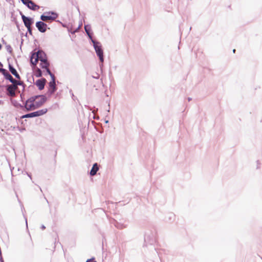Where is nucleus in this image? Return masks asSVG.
<instances>
[{
	"mask_svg": "<svg viewBox=\"0 0 262 262\" xmlns=\"http://www.w3.org/2000/svg\"><path fill=\"white\" fill-rule=\"evenodd\" d=\"M48 58L46 52L41 49L35 48L31 51L29 55L30 66L34 69L38 62V60L40 61L46 59Z\"/></svg>",
	"mask_w": 262,
	"mask_h": 262,
	"instance_id": "1",
	"label": "nucleus"
},
{
	"mask_svg": "<svg viewBox=\"0 0 262 262\" xmlns=\"http://www.w3.org/2000/svg\"><path fill=\"white\" fill-rule=\"evenodd\" d=\"M157 231L155 228H152L151 229H148L146 231L144 234V244L153 245L157 241L156 238Z\"/></svg>",
	"mask_w": 262,
	"mask_h": 262,
	"instance_id": "2",
	"label": "nucleus"
},
{
	"mask_svg": "<svg viewBox=\"0 0 262 262\" xmlns=\"http://www.w3.org/2000/svg\"><path fill=\"white\" fill-rule=\"evenodd\" d=\"M93 43V47L95 49L97 56L99 58L100 61H104V53L102 46L101 43L96 40L91 41Z\"/></svg>",
	"mask_w": 262,
	"mask_h": 262,
	"instance_id": "3",
	"label": "nucleus"
},
{
	"mask_svg": "<svg viewBox=\"0 0 262 262\" xmlns=\"http://www.w3.org/2000/svg\"><path fill=\"white\" fill-rule=\"evenodd\" d=\"M48 112L47 108H43L22 115L20 119L32 118L42 116Z\"/></svg>",
	"mask_w": 262,
	"mask_h": 262,
	"instance_id": "4",
	"label": "nucleus"
},
{
	"mask_svg": "<svg viewBox=\"0 0 262 262\" xmlns=\"http://www.w3.org/2000/svg\"><path fill=\"white\" fill-rule=\"evenodd\" d=\"M58 14L54 11L44 12L40 16V20L45 21L47 20H54L58 17Z\"/></svg>",
	"mask_w": 262,
	"mask_h": 262,
	"instance_id": "5",
	"label": "nucleus"
},
{
	"mask_svg": "<svg viewBox=\"0 0 262 262\" xmlns=\"http://www.w3.org/2000/svg\"><path fill=\"white\" fill-rule=\"evenodd\" d=\"M57 89L55 79H51L48 83V91L46 94L48 98H50L56 92Z\"/></svg>",
	"mask_w": 262,
	"mask_h": 262,
	"instance_id": "6",
	"label": "nucleus"
},
{
	"mask_svg": "<svg viewBox=\"0 0 262 262\" xmlns=\"http://www.w3.org/2000/svg\"><path fill=\"white\" fill-rule=\"evenodd\" d=\"M35 26L38 31L40 33H45L47 31V29H50V28L48 27L47 24L41 20L36 22Z\"/></svg>",
	"mask_w": 262,
	"mask_h": 262,
	"instance_id": "7",
	"label": "nucleus"
},
{
	"mask_svg": "<svg viewBox=\"0 0 262 262\" xmlns=\"http://www.w3.org/2000/svg\"><path fill=\"white\" fill-rule=\"evenodd\" d=\"M8 61L9 60V59H7ZM8 69L9 72L14 75L15 78L18 80H20L21 77L19 75V74L18 73L17 71L15 69V68L14 67V66L8 61Z\"/></svg>",
	"mask_w": 262,
	"mask_h": 262,
	"instance_id": "8",
	"label": "nucleus"
},
{
	"mask_svg": "<svg viewBox=\"0 0 262 262\" xmlns=\"http://www.w3.org/2000/svg\"><path fill=\"white\" fill-rule=\"evenodd\" d=\"M0 73L4 76V78L6 80H8L9 82H11L14 78L9 73V72L5 69L0 68Z\"/></svg>",
	"mask_w": 262,
	"mask_h": 262,
	"instance_id": "9",
	"label": "nucleus"
},
{
	"mask_svg": "<svg viewBox=\"0 0 262 262\" xmlns=\"http://www.w3.org/2000/svg\"><path fill=\"white\" fill-rule=\"evenodd\" d=\"M47 80L45 78H41L36 80L35 84L37 86L38 89L41 91L44 89Z\"/></svg>",
	"mask_w": 262,
	"mask_h": 262,
	"instance_id": "10",
	"label": "nucleus"
},
{
	"mask_svg": "<svg viewBox=\"0 0 262 262\" xmlns=\"http://www.w3.org/2000/svg\"><path fill=\"white\" fill-rule=\"evenodd\" d=\"M84 30L86 33V34L90 40V41L94 40V39L93 38L92 36L93 35V32L91 29V26L89 24L84 25Z\"/></svg>",
	"mask_w": 262,
	"mask_h": 262,
	"instance_id": "11",
	"label": "nucleus"
},
{
	"mask_svg": "<svg viewBox=\"0 0 262 262\" xmlns=\"http://www.w3.org/2000/svg\"><path fill=\"white\" fill-rule=\"evenodd\" d=\"M2 86L4 87V85H2ZM6 88L7 91V95H9L10 96H14L15 95V90L16 89L12 86L11 84H8L5 86Z\"/></svg>",
	"mask_w": 262,
	"mask_h": 262,
	"instance_id": "12",
	"label": "nucleus"
},
{
	"mask_svg": "<svg viewBox=\"0 0 262 262\" xmlns=\"http://www.w3.org/2000/svg\"><path fill=\"white\" fill-rule=\"evenodd\" d=\"M46 94L42 95V97L40 98V100L35 101L36 107L39 108L42 106L47 101L48 98Z\"/></svg>",
	"mask_w": 262,
	"mask_h": 262,
	"instance_id": "13",
	"label": "nucleus"
},
{
	"mask_svg": "<svg viewBox=\"0 0 262 262\" xmlns=\"http://www.w3.org/2000/svg\"><path fill=\"white\" fill-rule=\"evenodd\" d=\"M26 27H31L34 23V19L30 16H24L23 20Z\"/></svg>",
	"mask_w": 262,
	"mask_h": 262,
	"instance_id": "14",
	"label": "nucleus"
},
{
	"mask_svg": "<svg viewBox=\"0 0 262 262\" xmlns=\"http://www.w3.org/2000/svg\"><path fill=\"white\" fill-rule=\"evenodd\" d=\"M27 7L32 11H37L40 8V6L36 4L32 0L30 1V2L29 3V5H28Z\"/></svg>",
	"mask_w": 262,
	"mask_h": 262,
	"instance_id": "15",
	"label": "nucleus"
},
{
	"mask_svg": "<svg viewBox=\"0 0 262 262\" xmlns=\"http://www.w3.org/2000/svg\"><path fill=\"white\" fill-rule=\"evenodd\" d=\"M24 106H25V111L26 112L33 111V110H35L38 108V107H36L35 102L31 103H30L29 104H28V103L27 104H26V103H24Z\"/></svg>",
	"mask_w": 262,
	"mask_h": 262,
	"instance_id": "16",
	"label": "nucleus"
},
{
	"mask_svg": "<svg viewBox=\"0 0 262 262\" xmlns=\"http://www.w3.org/2000/svg\"><path fill=\"white\" fill-rule=\"evenodd\" d=\"M98 170H99L98 164L97 163H94L93 165V166L90 171V173H89L90 175L91 176H95L97 173V172L98 171Z\"/></svg>",
	"mask_w": 262,
	"mask_h": 262,
	"instance_id": "17",
	"label": "nucleus"
},
{
	"mask_svg": "<svg viewBox=\"0 0 262 262\" xmlns=\"http://www.w3.org/2000/svg\"><path fill=\"white\" fill-rule=\"evenodd\" d=\"M50 65V62L48 58H47L46 59H44V60H41L40 63L39 64V66L42 69L49 67Z\"/></svg>",
	"mask_w": 262,
	"mask_h": 262,
	"instance_id": "18",
	"label": "nucleus"
},
{
	"mask_svg": "<svg viewBox=\"0 0 262 262\" xmlns=\"http://www.w3.org/2000/svg\"><path fill=\"white\" fill-rule=\"evenodd\" d=\"M114 226L118 229H122L126 228V227L124 224L119 223L117 221H115Z\"/></svg>",
	"mask_w": 262,
	"mask_h": 262,
	"instance_id": "19",
	"label": "nucleus"
},
{
	"mask_svg": "<svg viewBox=\"0 0 262 262\" xmlns=\"http://www.w3.org/2000/svg\"><path fill=\"white\" fill-rule=\"evenodd\" d=\"M34 75L36 77H41L42 75V72L41 69L36 67L34 71Z\"/></svg>",
	"mask_w": 262,
	"mask_h": 262,
	"instance_id": "20",
	"label": "nucleus"
},
{
	"mask_svg": "<svg viewBox=\"0 0 262 262\" xmlns=\"http://www.w3.org/2000/svg\"><path fill=\"white\" fill-rule=\"evenodd\" d=\"M175 217V215L172 213H169L167 215V217L165 218V221L166 222H171L174 220Z\"/></svg>",
	"mask_w": 262,
	"mask_h": 262,
	"instance_id": "21",
	"label": "nucleus"
},
{
	"mask_svg": "<svg viewBox=\"0 0 262 262\" xmlns=\"http://www.w3.org/2000/svg\"><path fill=\"white\" fill-rule=\"evenodd\" d=\"M43 69L46 71L47 74L50 75V76L51 77V79H55V75L51 72V71L49 69V67L44 68Z\"/></svg>",
	"mask_w": 262,
	"mask_h": 262,
	"instance_id": "22",
	"label": "nucleus"
},
{
	"mask_svg": "<svg viewBox=\"0 0 262 262\" xmlns=\"http://www.w3.org/2000/svg\"><path fill=\"white\" fill-rule=\"evenodd\" d=\"M11 18H12V21L14 22L16 26V27H17V29L18 30V31H20L19 25L18 22L17 21V20L16 19V17L14 16L13 14H12Z\"/></svg>",
	"mask_w": 262,
	"mask_h": 262,
	"instance_id": "23",
	"label": "nucleus"
},
{
	"mask_svg": "<svg viewBox=\"0 0 262 262\" xmlns=\"http://www.w3.org/2000/svg\"><path fill=\"white\" fill-rule=\"evenodd\" d=\"M10 82L12 84H11L12 85V86H14V88L15 89H16L17 86H18V85H19V84H20V83L19 82V80L17 81L14 78Z\"/></svg>",
	"mask_w": 262,
	"mask_h": 262,
	"instance_id": "24",
	"label": "nucleus"
},
{
	"mask_svg": "<svg viewBox=\"0 0 262 262\" xmlns=\"http://www.w3.org/2000/svg\"><path fill=\"white\" fill-rule=\"evenodd\" d=\"M35 100L33 98V97L32 96L30 97V98H29L26 101H25L24 102V103H26V104L30 103H35Z\"/></svg>",
	"mask_w": 262,
	"mask_h": 262,
	"instance_id": "25",
	"label": "nucleus"
},
{
	"mask_svg": "<svg viewBox=\"0 0 262 262\" xmlns=\"http://www.w3.org/2000/svg\"><path fill=\"white\" fill-rule=\"evenodd\" d=\"M6 48L7 51L10 53V54H12L13 53V49L11 47V46L10 45H6Z\"/></svg>",
	"mask_w": 262,
	"mask_h": 262,
	"instance_id": "26",
	"label": "nucleus"
},
{
	"mask_svg": "<svg viewBox=\"0 0 262 262\" xmlns=\"http://www.w3.org/2000/svg\"><path fill=\"white\" fill-rule=\"evenodd\" d=\"M27 28V32L26 33L25 36H27L28 33L31 35H32V30L31 29V27H26Z\"/></svg>",
	"mask_w": 262,
	"mask_h": 262,
	"instance_id": "27",
	"label": "nucleus"
},
{
	"mask_svg": "<svg viewBox=\"0 0 262 262\" xmlns=\"http://www.w3.org/2000/svg\"><path fill=\"white\" fill-rule=\"evenodd\" d=\"M22 3L26 7L29 5V3L31 0H20Z\"/></svg>",
	"mask_w": 262,
	"mask_h": 262,
	"instance_id": "28",
	"label": "nucleus"
},
{
	"mask_svg": "<svg viewBox=\"0 0 262 262\" xmlns=\"http://www.w3.org/2000/svg\"><path fill=\"white\" fill-rule=\"evenodd\" d=\"M16 106L18 107H19L21 108V109H23L24 110H25L24 102L23 103V104H21L19 103H17Z\"/></svg>",
	"mask_w": 262,
	"mask_h": 262,
	"instance_id": "29",
	"label": "nucleus"
},
{
	"mask_svg": "<svg viewBox=\"0 0 262 262\" xmlns=\"http://www.w3.org/2000/svg\"><path fill=\"white\" fill-rule=\"evenodd\" d=\"M69 93L71 94V97L73 99V100H75V98H76V97L74 96V94H73V93L72 92V90L71 89L69 91Z\"/></svg>",
	"mask_w": 262,
	"mask_h": 262,
	"instance_id": "30",
	"label": "nucleus"
},
{
	"mask_svg": "<svg viewBox=\"0 0 262 262\" xmlns=\"http://www.w3.org/2000/svg\"><path fill=\"white\" fill-rule=\"evenodd\" d=\"M99 67H100V71H101V72L102 73L103 72V62H101L99 63Z\"/></svg>",
	"mask_w": 262,
	"mask_h": 262,
	"instance_id": "31",
	"label": "nucleus"
},
{
	"mask_svg": "<svg viewBox=\"0 0 262 262\" xmlns=\"http://www.w3.org/2000/svg\"><path fill=\"white\" fill-rule=\"evenodd\" d=\"M51 108L53 109H56L59 108V105L57 103H55L51 106Z\"/></svg>",
	"mask_w": 262,
	"mask_h": 262,
	"instance_id": "32",
	"label": "nucleus"
},
{
	"mask_svg": "<svg viewBox=\"0 0 262 262\" xmlns=\"http://www.w3.org/2000/svg\"><path fill=\"white\" fill-rule=\"evenodd\" d=\"M86 262H97L96 260H95V258L94 257H93L90 259H88Z\"/></svg>",
	"mask_w": 262,
	"mask_h": 262,
	"instance_id": "33",
	"label": "nucleus"
},
{
	"mask_svg": "<svg viewBox=\"0 0 262 262\" xmlns=\"http://www.w3.org/2000/svg\"><path fill=\"white\" fill-rule=\"evenodd\" d=\"M23 209H24V207H21V210H23ZM23 211V216H24V218H25V221H26V226H27V227H28L27 219V217L25 215V214H24V213L23 212V211Z\"/></svg>",
	"mask_w": 262,
	"mask_h": 262,
	"instance_id": "34",
	"label": "nucleus"
},
{
	"mask_svg": "<svg viewBox=\"0 0 262 262\" xmlns=\"http://www.w3.org/2000/svg\"><path fill=\"white\" fill-rule=\"evenodd\" d=\"M92 78L98 80L99 78V75L97 73H96V75H92Z\"/></svg>",
	"mask_w": 262,
	"mask_h": 262,
	"instance_id": "35",
	"label": "nucleus"
},
{
	"mask_svg": "<svg viewBox=\"0 0 262 262\" xmlns=\"http://www.w3.org/2000/svg\"><path fill=\"white\" fill-rule=\"evenodd\" d=\"M33 98L36 100L37 99H38L42 97V95H36L32 96Z\"/></svg>",
	"mask_w": 262,
	"mask_h": 262,
	"instance_id": "36",
	"label": "nucleus"
},
{
	"mask_svg": "<svg viewBox=\"0 0 262 262\" xmlns=\"http://www.w3.org/2000/svg\"><path fill=\"white\" fill-rule=\"evenodd\" d=\"M19 80V82L20 83V84H19V85L22 86L23 88V89H24L26 86V84L24 83V82L23 81H20V80Z\"/></svg>",
	"mask_w": 262,
	"mask_h": 262,
	"instance_id": "37",
	"label": "nucleus"
},
{
	"mask_svg": "<svg viewBox=\"0 0 262 262\" xmlns=\"http://www.w3.org/2000/svg\"><path fill=\"white\" fill-rule=\"evenodd\" d=\"M16 128L19 130L20 132H23V131L25 130V128L23 127V128H21V127H19L18 126H16Z\"/></svg>",
	"mask_w": 262,
	"mask_h": 262,
	"instance_id": "38",
	"label": "nucleus"
},
{
	"mask_svg": "<svg viewBox=\"0 0 262 262\" xmlns=\"http://www.w3.org/2000/svg\"><path fill=\"white\" fill-rule=\"evenodd\" d=\"M68 31L69 33H71L73 35H74L75 34V32H74V30H72L71 28H68Z\"/></svg>",
	"mask_w": 262,
	"mask_h": 262,
	"instance_id": "39",
	"label": "nucleus"
},
{
	"mask_svg": "<svg viewBox=\"0 0 262 262\" xmlns=\"http://www.w3.org/2000/svg\"><path fill=\"white\" fill-rule=\"evenodd\" d=\"M60 24L63 27V28H69L68 27V25L64 23H60Z\"/></svg>",
	"mask_w": 262,
	"mask_h": 262,
	"instance_id": "40",
	"label": "nucleus"
},
{
	"mask_svg": "<svg viewBox=\"0 0 262 262\" xmlns=\"http://www.w3.org/2000/svg\"><path fill=\"white\" fill-rule=\"evenodd\" d=\"M19 14H20V16H21V17L22 20H23V17H24V16H25V15L23 14V13L21 11H19Z\"/></svg>",
	"mask_w": 262,
	"mask_h": 262,
	"instance_id": "41",
	"label": "nucleus"
},
{
	"mask_svg": "<svg viewBox=\"0 0 262 262\" xmlns=\"http://www.w3.org/2000/svg\"><path fill=\"white\" fill-rule=\"evenodd\" d=\"M15 129H17L16 128V126H10V129L12 130H15Z\"/></svg>",
	"mask_w": 262,
	"mask_h": 262,
	"instance_id": "42",
	"label": "nucleus"
},
{
	"mask_svg": "<svg viewBox=\"0 0 262 262\" xmlns=\"http://www.w3.org/2000/svg\"><path fill=\"white\" fill-rule=\"evenodd\" d=\"M26 173H27V176L30 178V179H32V174L31 173H29L28 172L26 171Z\"/></svg>",
	"mask_w": 262,
	"mask_h": 262,
	"instance_id": "43",
	"label": "nucleus"
},
{
	"mask_svg": "<svg viewBox=\"0 0 262 262\" xmlns=\"http://www.w3.org/2000/svg\"><path fill=\"white\" fill-rule=\"evenodd\" d=\"M2 42L3 43V44L5 45L6 46L7 44V42L3 38H2Z\"/></svg>",
	"mask_w": 262,
	"mask_h": 262,
	"instance_id": "44",
	"label": "nucleus"
},
{
	"mask_svg": "<svg viewBox=\"0 0 262 262\" xmlns=\"http://www.w3.org/2000/svg\"><path fill=\"white\" fill-rule=\"evenodd\" d=\"M56 156H57V151H56L55 152V154H54V164H55L56 163V159H55V158H56Z\"/></svg>",
	"mask_w": 262,
	"mask_h": 262,
	"instance_id": "45",
	"label": "nucleus"
},
{
	"mask_svg": "<svg viewBox=\"0 0 262 262\" xmlns=\"http://www.w3.org/2000/svg\"><path fill=\"white\" fill-rule=\"evenodd\" d=\"M256 162H257V167H256V168L258 169V168H259V165L260 164L259 160H257L256 161Z\"/></svg>",
	"mask_w": 262,
	"mask_h": 262,
	"instance_id": "46",
	"label": "nucleus"
},
{
	"mask_svg": "<svg viewBox=\"0 0 262 262\" xmlns=\"http://www.w3.org/2000/svg\"><path fill=\"white\" fill-rule=\"evenodd\" d=\"M80 28V26H78L77 28H76L74 30V32H77L79 31V29Z\"/></svg>",
	"mask_w": 262,
	"mask_h": 262,
	"instance_id": "47",
	"label": "nucleus"
},
{
	"mask_svg": "<svg viewBox=\"0 0 262 262\" xmlns=\"http://www.w3.org/2000/svg\"><path fill=\"white\" fill-rule=\"evenodd\" d=\"M155 250L156 251V252H157V254H158V256H159V258L161 259V256H160V253H159V252H158V251H157V249H156V248H155Z\"/></svg>",
	"mask_w": 262,
	"mask_h": 262,
	"instance_id": "48",
	"label": "nucleus"
},
{
	"mask_svg": "<svg viewBox=\"0 0 262 262\" xmlns=\"http://www.w3.org/2000/svg\"><path fill=\"white\" fill-rule=\"evenodd\" d=\"M40 228H41L42 230H45V229H46V227H45V225H42L41 226V227H40Z\"/></svg>",
	"mask_w": 262,
	"mask_h": 262,
	"instance_id": "49",
	"label": "nucleus"
},
{
	"mask_svg": "<svg viewBox=\"0 0 262 262\" xmlns=\"http://www.w3.org/2000/svg\"><path fill=\"white\" fill-rule=\"evenodd\" d=\"M93 87L95 88L96 91L98 90L97 86L96 85V84L95 83H94Z\"/></svg>",
	"mask_w": 262,
	"mask_h": 262,
	"instance_id": "50",
	"label": "nucleus"
},
{
	"mask_svg": "<svg viewBox=\"0 0 262 262\" xmlns=\"http://www.w3.org/2000/svg\"><path fill=\"white\" fill-rule=\"evenodd\" d=\"M0 262H5L3 258V256H1V257H0Z\"/></svg>",
	"mask_w": 262,
	"mask_h": 262,
	"instance_id": "51",
	"label": "nucleus"
},
{
	"mask_svg": "<svg viewBox=\"0 0 262 262\" xmlns=\"http://www.w3.org/2000/svg\"><path fill=\"white\" fill-rule=\"evenodd\" d=\"M0 68H3V63L0 61Z\"/></svg>",
	"mask_w": 262,
	"mask_h": 262,
	"instance_id": "52",
	"label": "nucleus"
},
{
	"mask_svg": "<svg viewBox=\"0 0 262 262\" xmlns=\"http://www.w3.org/2000/svg\"><path fill=\"white\" fill-rule=\"evenodd\" d=\"M187 99H188V101H191V100H192V98H190V97H188V98H187Z\"/></svg>",
	"mask_w": 262,
	"mask_h": 262,
	"instance_id": "53",
	"label": "nucleus"
},
{
	"mask_svg": "<svg viewBox=\"0 0 262 262\" xmlns=\"http://www.w3.org/2000/svg\"><path fill=\"white\" fill-rule=\"evenodd\" d=\"M56 22L59 23L60 24V23H62L61 21H60L59 20H56Z\"/></svg>",
	"mask_w": 262,
	"mask_h": 262,
	"instance_id": "54",
	"label": "nucleus"
},
{
	"mask_svg": "<svg viewBox=\"0 0 262 262\" xmlns=\"http://www.w3.org/2000/svg\"><path fill=\"white\" fill-rule=\"evenodd\" d=\"M59 95V93H57L56 94V96L55 97H57Z\"/></svg>",
	"mask_w": 262,
	"mask_h": 262,
	"instance_id": "55",
	"label": "nucleus"
},
{
	"mask_svg": "<svg viewBox=\"0 0 262 262\" xmlns=\"http://www.w3.org/2000/svg\"><path fill=\"white\" fill-rule=\"evenodd\" d=\"M232 52H233V53H235V52H236V50H235V49H233V50H232Z\"/></svg>",
	"mask_w": 262,
	"mask_h": 262,
	"instance_id": "56",
	"label": "nucleus"
},
{
	"mask_svg": "<svg viewBox=\"0 0 262 262\" xmlns=\"http://www.w3.org/2000/svg\"><path fill=\"white\" fill-rule=\"evenodd\" d=\"M2 45L0 43V50L2 49Z\"/></svg>",
	"mask_w": 262,
	"mask_h": 262,
	"instance_id": "57",
	"label": "nucleus"
},
{
	"mask_svg": "<svg viewBox=\"0 0 262 262\" xmlns=\"http://www.w3.org/2000/svg\"><path fill=\"white\" fill-rule=\"evenodd\" d=\"M20 97H21V100H22V99H23V96H22V95H20Z\"/></svg>",
	"mask_w": 262,
	"mask_h": 262,
	"instance_id": "58",
	"label": "nucleus"
},
{
	"mask_svg": "<svg viewBox=\"0 0 262 262\" xmlns=\"http://www.w3.org/2000/svg\"><path fill=\"white\" fill-rule=\"evenodd\" d=\"M2 102H3L1 100H0V105L2 104Z\"/></svg>",
	"mask_w": 262,
	"mask_h": 262,
	"instance_id": "59",
	"label": "nucleus"
},
{
	"mask_svg": "<svg viewBox=\"0 0 262 262\" xmlns=\"http://www.w3.org/2000/svg\"><path fill=\"white\" fill-rule=\"evenodd\" d=\"M105 122L106 123H108V120H105Z\"/></svg>",
	"mask_w": 262,
	"mask_h": 262,
	"instance_id": "60",
	"label": "nucleus"
},
{
	"mask_svg": "<svg viewBox=\"0 0 262 262\" xmlns=\"http://www.w3.org/2000/svg\"><path fill=\"white\" fill-rule=\"evenodd\" d=\"M81 25H82V23L80 24L78 26H80V27Z\"/></svg>",
	"mask_w": 262,
	"mask_h": 262,
	"instance_id": "61",
	"label": "nucleus"
},
{
	"mask_svg": "<svg viewBox=\"0 0 262 262\" xmlns=\"http://www.w3.org/2000/svg\"><path fill=\"white\" fill-rule=\"evenodd\" d=\"M46 200L47 203H49L48 200L47 199H46Z\"/></svg>",
	"mask_w": 262,
	"mask_h": 262,
	"instance_id": "62",
	"label": "nucleus"
},
{
	"mask_svg": "<svg viewBox=\"0 0 262 262\" xmlns=\"http://www.w3.org/2000/svg\"><path fill=\"white\" fill-rule=\"evenodd\" d=\"M261 258L262 259V257H261Z\"/></svg>",
	"mask_w": 262,
	"mask_h": 262,
	"instance_id": "63",
	"label": "nucleus"
}]
</instances>
